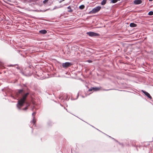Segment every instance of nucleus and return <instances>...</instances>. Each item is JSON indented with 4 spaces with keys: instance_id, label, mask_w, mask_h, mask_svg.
Listing matches in <instances>:
<instances>
[{
    "instance_id": "f257e3e1",
    "label": "nucleus",
    "mask_w": 153,
    "mask_h": 153,
    "mask_svg": "<svg viewBox=\"0 0 153 153\" xmlns=\"http://www.w3.org/2000/svg\"><path fill=\"white\" fill-rule=\"evenodd\" d=\"M29 93H27L25 94L22 97V98L18 101L17 104V107L19 109H20V107L23 105Z\"/></svg>"
},
{
    "instance_id": "f03ea898",
    "label": "nucleus",
    "mask_w": 153,
    "mask_h": 153,
    "mask_svg": "<svg viewBox=\"0 0 153 153\" xmlns=\"http://www.w3.org/2000/svg\"><path fill=\"white\" fill-rule=\"evenodd\" d=\"M101 7L97 6L93 8L92 10L89 12L90 13H95L98 12L101 9Z\"/></svg>"
},
{
    "instance_id": "7ed1b4c3",
    "label": "nucleus",
    "mask_w": 153,
    "mask_h": 153,
    "mask_svg": "<svg viewBox=\"0 0 153 153\" xmlns=\"http://www.w3.org/2000/svg\"><path fill=\"white\" fill-rule=\"evenodd\" d=\"M87 34L90 36H97L99 35V34L93 32H89L87 33Z\"/></svg>"
},
{
    "instance_id": "20e7f679",
    "label": "nucleus",
    "mask_w": 153,
    "mask_h": 153,
    "mask_svg": "<svg viewBox=\"0 0 153 153\" xmlns=\"http://www.w3.org/2000/svg\"><path fill=\"white\" fill-rule=\"evenodd\" d=\"M72 65V64L69 62H66L62 64V66L64 68H67Z\"/></svg>"
},
{
    "instance_id": "39448f33",
    "label": "nucleus",
    "mask_w": 153,
    "mask_h": 153,
    "mask_svg": "<svg viewBox=\"0 0 153 153\" xmlns=\"http://www.w3.org/2000/svg\"><path fill=\"white\" fill-rule=\"evenodd\" d=\"M142 92L146 96H147L149 98V99H152V97L150 96L149 94L147 92L144 91L143 90H142Z\"/></svg>"
},
{
    "instance_id": "423d86ee",
    "label": "nucleus",
    "mask_w": 153,
    "mask_h": 153,
    "mask_svg": "<svg viewBox=\"0 0 153 153\" xmlns=\"http://www.w3.org/2000/svg\"><path fill=\"white\" fill-rule=\"evenodd\" d=\"M100 88H98V87H92V88H91L90 89H89L88 90V91H91L92 90H94V91H98L99 90H100Z\"/></svg>"
},
{
    "instance_id": "0eeeda50",
    "label": "nucleus",
    "mask_w": 153,
    "mask_h": 153,
    "mask_svg": "<svg viewBox=\"0 0 153 153\" xmlns=\"http://www.w3.org/2000/svg\"><path fill=\"white\" fill-rule=\"evenodd\" d=\"M36 114L35 112H33L32 114V115L33 116V120L32 123L33 124H34L36 122V120H35V115Z\"/></svg>"
},
{
    "instance_id": "6e6552de",
    "label": "nucleus",
    "mask_w": 153,
    "mask_h": 153,
    "mask_svg": "<svg viewBox=\"0 0 153 153\" xmlns=\"http://www.w3.org/2000/svg\"><path fill=\"white\" fill-rule=\"evenodd\" d=\"M142 1L141 0H135L134 1V3L136 4H141Z\"/></svg>"
},
{
    "instance_id": "1a4fd4ad",
    "label": "nucleus",
    "mask_w": 153,
    "mask_h": 153,
    "mask_svg": "<svg viewBox=\"0 0 153 153\" xmlns=\"http://www.w3.org/2000/svg\"><path fill=\"white\" fill-rule=\"evenodd\" d=\"M39 32L40 33H41L42 34H45L47 33V31L45 30H40L39 31Z\"/></svg>"
},
{
    "instance_id": "9d476101",
    "label": "nucleus",
    "mask_w": 153,
    "mask_h": 153,
    "mask_svg": "<svg viewBox=\"0 0 153 153\" xmlns=\"http://www.w3.org/2000/svg\"><path fill=\"white\" fill-rule=\"evenodd\" d=\"M130 26L131 27H135L136 26V25L134 23H131L130 24Z\"/></svg>"
},
{
    "instance_id": "9b49d317",
    "label": "nucleus",
    "mask_w": 153,
    "mask_h": 153,
    "mask_svg": "<svg viewBox=\"0 0 153 153\" xmlns=\"http://www.w3.org/2000/svg\"><path fill=\"white\" fill-rule=\"evenodd\" d=\"M67 8L68 9V12H71L73 11V10L71 9V7L70 6H69Z\"/></svg>"
},
{
    "instance_id": "f8f14e48",
    "label": "nucleus",
    "mask_w": 153,
    "mask_h": 153,
    "mask_svg": "<svg viewBox=\"0 0 153 153\" xmlns=\"http://www.w3.org/2000/svg\"><path fill=\"white\" fill-rule=\"evenodd\" d=\"M106 0H103L101 2V4L102 5H104L106 4Z\"/></svg>"
},
{
    "instance_id": "ddd939ff",
    "label": "nucleus",
    "mask_w": 153,
    "mask_h": 153,
    "mask_svg": "<svg viewBox=\"0 0 153 153\" xmlns=\"http://www.w3.org/2000/svg\"><path fill=\"white\" fill-rule=\"evenodd\" d=\"M148 15H153V11H150L148 13Z\"/></svg>"
},
{
    "instance_id": "4468645a",
    "label": "nucleus",
    "mask_w": 153,
    "mask_h": 153,
    "mask_svg": "<svg viewBox=\"0 0 153 153\" xmlns=\"http://www.w3.org/2000/svg\"><path fill=\"white\" fill-rule=\"evenodd\" d=\"M118 0H112L111 1V2L113 3H115L117 2Z\"/></svg>"
},
{
    "instance_id": "2eb2a0df",
    "label": "nucleus",
    "mask_w": 153,
    "mask_h": 153,
    "mask_svg": "<svg viewBox=\"0 0 153 153\" xmlns=\"http://www.w3.org/2000/svg\"><path fill=\"white\" fill-rule=\"evenodd\" d=\"M84 7H85V6L84 5H82L80 6L79 7V8L80 9H83Z\"/></svg>"
},
{
    "instance_id": "dca6fc26",
    "label": "nucleus",
    "mask_w": 153,
    "mask_h": 153,
    "mask_svg": "<svg viewBox=\"0 0 153 153\" xmlns=\"http://www.w3.org/2000/svg\"><path fill=\"white\" fill-rule=\"evenodd\" d=\"M79 96V93H78L77 94V95L76 97V98H75V99H73V98H71V100H74L76 99Z\"/></svg>"
},
{
    "instance_id": "f3484780",
    "label": "nucleus",
    "mask_w": 153,
    "mask_h": 153,
    "mask_svg": "<svg viewBox=\"0 0 153 153\" xmlns=\"http://www.w3.org/2000/svg\"><path fill=\"white\" fill-rule=\"evenodd\" d=\"M23 91V90L22 89H20L19 90L18 92L19 94H20Z\"/></svg>"
},
{
    "instance_id": "a211bd4d",
    "label": "nucleus",
    "mask_w": 153,
    "mask_h": 153,
    "mask_svg": "<svg viewBox=\"0 0 153 153\" xmlns=\"http://www.w3.org/2000/svg\"><path fill=\"white\" fill-rule=\"evenodd\" d=\"M62 6H61L60 7H57L56 6H55L54 7V8H53V9L54 10L55 9H57V8H58L59 7H62Z\"/></svg>"
},
{
    "instance_id": "6ab92c4d",
    "label": "nucleus",
    "mask_w": 153,
    "mask_h": 153,
    "mask_svg": "<svg viewBox=\"0 0 153 153\" xmlns=\"http://www.w3.org/2000/svg\"><path fill=\"white\" fill-rule=\"evenodd\" d=\"M27 107L26 106L25 108H22V110H26L27 109Z\"/></svg>"
},
{
    "instance_id": "aec40b11",
    "label": "nucleus",
    "mask_w": 153,
    "mask_h": 153,
    "mask_svg": "<svg viewBox=\"0 0 153 153\" xmlns=\"http://www.w3.org/2000/svg\"><path fill=\"white\" fill-rule=\"evenodd\" d=\"M48 0H45L44 1H43V3H45V2H46L47 1H48Z\"/></svg>"
},
{
    "instance_id": "412c9836",
    "label": "nucleus",
    "mask_w": 153,
    "mask_h": 153,
    "mask_svg": "<svg viewBox=\"0 0 153 153\" xmlns=\"http://www.w3.org/2000/svg\"><path fill=\"white\" fill-rule=\"evenodd\" d=\"M65 0H62L59 1V3H61L62 1H65Z\"/></svg>"
},
{
    "instance_id": "4be33fe9",
    "label": "nucleus",
    "mask_w": 153,
    "mask_h": 153,
    "mask_svg": "<svg viewBox=\"0 0 153 153\" xmlns=\"http://www.w3.org/2000/svg\"><path fill=\"white\" fill-rule=\"evenodd\" d=\"M132 145L133 146H135V145H134V144H132Z\"/></svg>"
},
{
    "instance_id": "5701e85b",
    "label": "nucleus",
    "mask_w": 153,
    "mask_h": 153,
    "mask_svg": "<svg viewBox=\"0 0 153 153\" xmlns=\"http://www.w3.org/2000/svg\"><path fill=\"white\" fill-rule=\"evenodd\" d=\"M88 62H91V60H88Z\"/></svg>"
},
{
    "instance_id": "b1692460",
    "label": "nucleus",
    "mask_w": 153,
    "mask_h": 153,
    "mask_svg": "<svg viewBox=\"0 0 153 153\" xmlns=\"http://www.w3.org/2000/svg\"><path fill=\"white\" fill-rule=\"evenodd\" d=\"M13 66V65H10L9 66Z\"/></svg>"
},
{
    "instance_id": "393cba45",
    "label": "nucleus",
    "mask_w": 153,
    "mask_h": 153,
    "mask_svg": "<svg viewBox=\"0 0 153 153\" xmlns=\"http://www.w3.org/2000/svg\"><path fill=\"white\" fill-rule=\"evenodd\" d=\"M110 89L109 90H104L105 91H108L109 90H110Z\"/></svg>"
},
{
    "instance_id": "a878e982",
    "label": "nucleus",
    "mask_w": 153,
    "mask_h": 153,
    "mask_svg": "<svg viewBox=\"0 0 153 153\" xmlns=\"http://www.w3.org/2000/svg\"><path fill=\"white\" fill-rule=\"evenodd\" d=\"M153 0H149V1H152Z\"/></svg>"
},
{
    "instance_id": "bb28decb",
    "label": "nucleus",
    "mask_w": 153,
    "mask_h": 153,
    "mask_svg": "<svg viewBox=\"0 0 153 153\" xmlns=\"http://www.w3.org/2000/svg\"><path fill=\"white\" fill-rule=\"evenodd\" d=\"M8 1H10L11 0H7Z\"/></svg>"
},
{
    "instance_id": "cd10ccee",
    "label": "nucleus",
    "mask_w": 153,
    "mask_h": 153,
    "mask_svg": "<svg viewBox=\"0 0 153 153\" xmlns=\"http://www.w3.org/2000/svg\"><path fill=\"white\" fill-rule=\"evenodd\" d=\"M64 5H67V4H65Z\"/></svg>"
},
{
    "instance_id": "c85d7f7f",
    "label": "nucleus",
    "mask_w": 153,
    "mask_h": 153,
    "mask_svg": "<svg viewBox=\"0 0 153 153\" xmlns=\"http://www.w3.org/2000/svg\"><path fill=\"white\" fill-rule=\"evenodd\" d=\"M118 1H120V0H118Z\"/></svg>"
}]
</instances>
